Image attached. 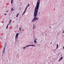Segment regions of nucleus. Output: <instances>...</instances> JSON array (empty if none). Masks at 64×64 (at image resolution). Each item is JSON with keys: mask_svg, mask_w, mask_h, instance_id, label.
<instances>
[{"mask_svg": "<svg viewBox=\"0 0 64 64\" xmlns=\"http://www.w3.org/2000/svg\"><path fill=\"white\" fill-rule=\"evenodd\" d=\"M39 14V12L38 13Z\"/></svg>", "mask_w": 64, "mask_h": 64, "instance_id": "23", "label": "nucleus"}, {"mask_svg": "<svg viewBox=\"0 0 64 64\" xmlns=\"http://www.w3.org/2000/svg\"><path fill=\"white\" fill-rule=\"evenodd\" d=\"M34 43H37V41L35 40H34Z\"/></svg>", "mask_w": 64, "mask_h": 64, "instance_id": "8", "label": "nucleus"}, {"mask_svg": "<svg viewBox=\"0 0 64 64\" xmlns=\"http://www.w3.org/2000/svg\"><path fill=\"white\" fill-rule=\"evenodd\" d=\"M30 46H33V47H35V45L34 44H31L30 45Z\"/></svg>", "mask_w": 64, "mask_h": 64, "instance_id": "4", "label": "nucleus"}, {"mask_svg": "<svg viewBox=\"0 0 64 64\" xmlns=\"http://www.w3.org/2000/svg\"><path fill=\"white\" fill-rule=\"evenodd\" d=\"M5 52V50H3V53H4V52Z\"/></svg>", "mask_w": 64, "mask_h": 64, "instance_id": "16", "label": "nucleus"}, {"mask_svg": "<svg viewBox=\"0 0 64 64\" xmlns=\"http://www.w3.org/2000/svg\"><path fill=\"white\" fill-rule=\"evenodd\" d=\"M37 38H36V39H35V40H37Z\"/></svg>", "mask_w": 64, "mask_h": 64, "instance_id": "20", "label": "nucleus"}, {"mask_svg": "<svg viewBox=\"0 0 64 64\" xmlns=\"http://www.w3.org/2000/svg\"><path fill=\"white\" fill-rule=\"evenodd\" d=\"M19 30L20 31H21V28H19Z\"/></svg>", "mask_w": 64, "mask_h": 64, "instance_id": "12", "label": "nucleus"}, {"mask_svg": "<svg viewBox=\"0 0 64 64\" xmlns=\"http://www.w3.org/2000/svg\"><path fill=\"white\" fill-rule=\"evenodd\" d=\"M29 6V4H28L27 6L26 7V9L25 10L23 14H22V15H24V14L25 13V12H26V10L27 9V8H28Z\"/></svg>", "mask_w": 64, "mask_h": 64, "instance_id": "2", "label": "nucleus"}, {"mask_svg": "<svg viewBox=\"0 0 64 64\" xmlns=\"http://www.w3.org/2000/svg\"><path fill=\"white\" fill-rule=\"evenodd\" d=\"M9 25V24H8L7 25V26H6V29H7L8 27V26Z\"/></svg>", "mask_w": 64, "mask_h": 64, "instance_id": "7", "label": "nucleus"}, {"mask_svg": "<svg viewBox=\"0 0 64 64\" xmlns=\"http://www.w3.org/2000/svg\"><path fill=\"white\" fill-rule=\"evenodd\" d=\"M5 48H4V50H5Z\"/></svg>", "mask_w": 64, "mask_h": 64, "instance_id": "18", "label": "nucleus"}, {"mask_svg": "<svg viewBox=\"0 0 64 64\" xmlns=\"http://www.w3.org/2000/svg\"><path fill=\"white\" fill-rule=\"evenodd\" d=\"M19 14L18 13V14L16 16V17L17 18L18 17V16H19Z\"/></svg>", "mask_w": 64, "mask_h": 64, "instance_id": "6", "label": "nucleus"}, {"mask_svg": "<svg viewBox=\"0 0 64 64\" xmlns=\"http://www.w3.org/2000/svg\"><path fill=\"white\" fill-rule=\"evenodd\" d=\"M29 46H30V45H28L26 46V47H29Z\"/></svg>", "mask_w": 64, "mask_h": 64, "instance_id": "15", "label": "nucleus"}, {"mask_svg": "<svg viewBox=\"0 0 64 64\" xmlns=\"http://www.w3.org/2000/svg\"><path fill=\"white\" fill-rule=\"evenodd\" d=\"M11 20H10V22H9V23H8V24H11Z\"/></svg>", "mask_w": 64, "mask_h": 64, "instance_id": "14", "label": "nucleus"}, {"mask_svg": "<svg viewBox=\"0 0 64 64\" xmlns=\"http://www.w3.org/2000/svg\"><path fill=\"white\" fill-rule=\"evenodd\" d=\"M13 0H11V4H12V3H13Z\"/></svg>", "mask_w": 64, "mask_h": 64, "instance_id": "11", "label": "nucleus"}, {"mask_svg": "<svg viewBox=\"0 0 64 64\" xmlns=\"http://www.w3.org/2000/svg\"><path fill=\"white\" fill-rule=\"evenodd\" d=\"M19 35V34L18 33H17L16 34V35L15 36V38L16 39H17V38H18V35Z\"/></svg>", "mask_w": 64, "mask_h": 64, "instance_id": "3", "label": "nucleus"}, {"mask_svg": "<svg viewBox=\"0 0 64 64\" xmlns=\"http://www.w3.org/2000/svg\"><path fill=\"white\" fill-rule=\"evenodd\" d=\"M6 12H7V11H6Z\"/></svg>", "mask_w": 64, "mask_h": 64, "instance_id": "22", "label": "nucleus"}, {"mask_svg": "<svg viewBox=\"0 0 64 64\" xmlns=\"http://www.w3.org/2000/svg\"><path fill=\"white\" fill-rule=\"evenodd\" d=\"M62 59H63V57H62L60 58V59L58 60V61H61V60H62Z\"/></svg>", "mask_w": 64, "mask_h": 64, "instance_id": "5", "label": "nucleus"}, {"mask_svg": "<svg viewBox=\"0 0 64 64\" xmlns=\"http://www.w3.org/2000/svg\"><path fill=\"white\" fill-rule=\"evenodd\" d=\"M6 15V14H4V15Z\"/></svg>", "mask_w": 64, "mask_h": 64, "instance_id": "19", "label": "nucleus"}, {"mask_svg": "<svg viewBox=\"0 0 64 64\" xmlns=\"http://www.w3.org/2000/svg\"><path fill=\"white\" fill-rule=\"evenodd\" d=\"M40 4V0H38L36 4V5L35 7L34 11V18L32 20V22H34L36 21L37 20H38V18H36L38 14V11L39 7V4Z\"/></svg>", "mask_w": 64, "mask_h": 64, "instance_id": "1", "label": "nucleus"}, {"mask_svg": "<svg viewBox=\"0 0 64 64\" xmlns=\"http://www.w3.org/2000/svg\"><path fill=\"white\" fill-rule=\"evenodd\" d=\"M63 33H64V31L63 32Z\"/></svg>", "mask_w": 64, "mask_h": 64, "instance_id": "21", "label": "nucleus"}, {"mask_svg": "<svg viewBox=\"0 0 64 64\" xmlns=\"http://www.w3.org/2000/svg\"><path fill=\"white\" fill-rule=\"evenodd\" d=\"M26 46L24 47L23 48V49H24V48H26Z\"/></svg>", "mask_w": 64, "mask_h": 64, "instance_id": "17", "label": "nucleus"}, {"mask_svg": "<svg viewBox=\"0 0 64 64\" xmlns=\"http://www.w3.org/2000/svg\"><path fill=\"white\" fill-rule=\"evenodd\" d=\"M33 29H34V27L35 26V25H34V24H33Z\"/></svg>", "mask_w": 64, "mask_h": 64, "instance_id": "13", "label": "nucleus"}, {"mask_svg": "<svg viewBox=\"0 0 64 64\" xmlns=\"http://www.w3.org/2000/svg\"><path fill=\"white\" fill-rule=\"evenodd\" d=\"M58 44H57V48H56V49H58Z\"/></svg>", "mask_w": 64, "mask_h": 64, "instance_id": "9", "label": "nucleus"}, {"mask_svg": "<svg viewBox=\"0 0 64 64\" xmlns=\"http://www.w3.org/2000/svg\"><path fill=\"white\" fill-rule=\"evenodd\" d=\"M11 10V11L14 10V9H13V8H12Z\"/></svg>", "mask_w": 64, "mask_h": 64, "instance_id": "10", "label": "nucleus"}]
</instances>
